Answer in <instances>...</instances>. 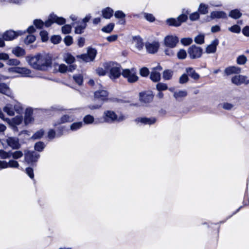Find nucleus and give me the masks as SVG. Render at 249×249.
Returning <instances> with one entry per match:
<instances>
[{"instance_id":"64","label":"nucleus","mask_w":249,"mask_h":249,"mask_svg":"<svg viewBox=\"0 0 249 249\" xmlns=\"http://www.w3.org/2000/svg\"><path fill=\"white\" fill-rule=\"evenodd\" d=\"M188 80V78L186 74H182L179 78V83L184 84L186 83Z\"/></svg>"},{"instance_id":"23","label":"nucleus","mask_w":249,"mask_h":249,"mask_svg":"<svg viewBox=\"0 0 249 249\" xmlns=\"http://www.w3.org/2000/svg\"><path fill=\"white\" fill-rule=\"evenodd\" d=\"M210 17L211 19L215 18H227V16L226 13L223 11H215L211 13Z\"/></svg>"},{"instance_id":"14","label":"nucleus","mask_w":249,"mask_h":249,"mask_svg":"<svg viewBox=\"0 0 249 249\" xmlns=\"http://www.w3.org/2000/svg\"><path fill=\"white\" fill-rule=\"evenodd\" d=\"M7 144L13 149H18L21 147L19 139L16 137H9L6 139Z\"/></svg>"},{"instance_id":"57","label":"nucleus","mask_w":249,"mask_h":249,"mask_svg":"<svg viewBox=\"0 0 249 249\" xmlns=\"http://www.w3.org/2000/svg\"><path fill=\"white\" fill-rule=\"evenodd\" d=\"M229 29L231 32L235 33H239L241 31L240 27L237 25H234L229 28Z\"/></svg>"},{"instance_id":"11","label":"nucleus","mask_w":249,"mask_h":249,"mask_svg":"<svg viewBox=\"0 0 249 249\" xmlns=\"http://www.w3.org/2000/svg\"><path fill=\"white\" fill-rule=\"evenodd\" d=\"M145 45L147 52L150 53H156L160 47L159 43L157 41L147 42Z\"/></svg>"},{"instance_id":"59","label":"nucleus","mask_w":249,"mask_h":249,"mask_svg":"<svg viewBox=\"0 0 249 249\" xmlns=\"http://www.w3.org/2000/svg\"><path fill=\"white\" fill-rule=\"evenodd\" d=\"M144 17L147 20L150 22H153L155 19L153 15L151 14L144 13Z\"/></svg>"},{"instance_id":"47","label":"nucleus","mask_w":249,"mask_h":249,"mask_svg":"<svg viewBox=\"0 0 249 249\" xmlns=\"http://www.w3.org/2000/svg\"><path fill=\"white\" fill-rule=\"evenodd\" d=\"M187 56V53L185 50L183 49H180L177 53L178 58L179 59H184Z\"/></svg>"},{"instance_id":"12","label":"nucleus","mask_w":249,"mask_h":249,"mask_svg":"<svg viewBox=\"0 0 249 249\" xmlns=\"http://www.w3.org/2000/svg\"><path fill=\"white\" fill-rule=\"evenodd\" d=\"M162 70V67L158 65L152 69L150 74V79L155 82H158L160 79V71Z\"/></svg>"},{"instance_id":"26","label":"nucleus","mask_w":249,"mask_h":249,"mask_svg":"<svg viewBox=\"0 0 249 249\" xmlns=\"http://www.w3.org/2000/svg\"><path fill=\"white\" fill-rule=\"evenodd\" d=\"M86 27L87 24L78 21L77 25L75 26V33L77 34L83 33Z\"/></svg>"},{"instance_id":"37","label":"nucleus","mask_w":249,"mask_h":249,"mask_svg":"<svg viewBox=\"0 0 249 249\" xmlns=\"http://www.w3.org/2000/svg\"><path fill=\"white\" fill-rule=\"evenodd\" d=\"M64 60L65 62L68 64H72L75 61V58L70 53H66L65 54Z\"/></svg>"},{"instance_id":"24","label":"nucleus","mask_w":249,"mask_h":249,"mask_svg":"<svg viewBox=\"0 0 249 249\" xmlns=\"http://www.w3.org/2000/svg\"><path fill=\"white\" fill-rule=\"evenodd\" d=\"M0 92L11 98H13V95L9 87L4 83L0 84Z\"/></svg>"},{"instance_id":"20","label":"nucleus","mask_w":249,"mask_h":249,"mask_svg":"<svg viewBox=\"0 0 249 249\" xmlns=\"http://www.w3.org/2000/svg\"><path fill=\"white\" fill-rule=\"evenodd\" d=\"M219 44V40L217 38L213 40L210 44L207 46L206 48V52L207 53H213L216 51L217 46Z\"/></svg>"},{"instance_id":"56","label":"nucleus","mask_w":249,"mask_h":249,"mask_svg":"<svg viewBox=\"0 0 249 249\" xmlns=\"http://www.w3.org/2000/svg\"><path fill=\"white\" fill-rule=\"evenodd\" d=\"M71 26L68 24L65 25L62 27V32L65 34H69L71 31Z\"/></svg>"},{"instance_id":"25","label":"nucleus","mask_w":249,"mask_h":249,"mask_svg":"<svg viewBox=\"0 0 249 249\" xmlns=\"http://www.w3.org/2000/svg\"><path fill=\"white\" fill-rule=\"evenodd\" d=\"M60 132H58L56 134L55 132L53 129H50L48 132V137L50 139H53L55 137H59L63 135V133L61 131L63 130V127H60L59 128Z\"/></svg>"},{"instance_id":"34","label":"nucleus","mask_w":249,"mask_h":249,"mask_svg":"<svg viewBox=\"0 0 249 249\" xmlns=\"http://www.w3.org/2000/svg\"><path fill=\"white\" fill-rule=\"evenodd\" d=\"M186 72L187 74L194 79H198L199 77L198 74L192 68H187Z\"/></svg>"},{"instance_id":"48","label":"nucleus","mask_w":249,"mask_h":249,"mask_svg":"<svg viewBox=\"0 0 249 249\" xmlns=\"http://www.w3.org/2000/svg\"><path fill=\"white\" fill-rule=\"evenodd\" d=\"M195 42L199 44H202L204 42V35H199L195 38Z\"/></svg>"},{"instance_id":"62","label":"nucleus","mask_w":249,"mask_h":249,"mask_svg":"<svg viewBox=\"0 0 249 249\" xmlns=\"http://www.w3.org/2000/svg\"><path fill=\"white\" fill-rule=\"evenodd\" d=\"M64 42L67 46L71 45L72 43V37L70 36H66L64 38Z\"/></svg>"},{"instance_id":"19","label":"nucleus","mask_w":249,"mask_h":249,"mask_svg":"<svg viewBox=\"0 0 249 249\" xmlns=\"http://www.w3.org/2000/svg\"><path fill=\"white\" fill-rule=\"evenodd\" d=\"M9 71H15L16 72L20 73L23 76L30 77L31 76V71L26 68L17 67L15 68H10Z\"/></svg>"},{"instance_id":"58","label":"nucleus","mask_w":249,"mask_h":249,"mask_svg":"<svg viewBox=\"0 0 249 249\" xmlns=\"http://www.w3.org/2000/svg\"><path fill=\"white\" fill-rule=\"evenodd\" d=\"M114 16L117 18H124L125 17V15L122 11H117L114 14Z\"/></svg>"},{"instance_id":"38","label":"nucleus","mask_w":249,"mask_h":249,"mask_svg":"<svg viewBox=\"0 0 249 249\" xmlns=\"http://www.w3.org/2000/svg\"><path fill=\"white\" fill-rule=\"evenodd\" d=\"M198 11L202 14H206L208 12V6L206 4L201 3L198 7Z\"/></svg>"},{"instance_id":"52","label":"nucleus","mask_w":249,"mask_h":249,"mask_svg":"<svg viewBox=\"0 0 249 249\" xmlns=\"http://www.w3.org/2000/svg\"><path fill=\"white\" fill-rule=\"evenodd\" d=\"M44 134V131L42 129H40L36 132L32 137V138L36 140L40 139Z\"/></svg>"},{"instance_id":"22","label":"nucleus","mask_w":249,"mask_h":249,"mask_svg":"<svg viewBox=\"0 0 249 249\" xmlns=\"http://www.w3.org/2000/svg\"><path fill=\"white\" fill-rule=\"evenodd\" d=\"M241 72V69L237 66L229 67L225 69V73L229 75L232 74H238Z\"/></svg>"},{"instance_id":"21","label":"nucleus","mask_w":249,"mask_h":249,"mask_svg":"<svg viewBox=\"0 0 249 249\" xmlns=\"http://www.w3.org/2000/svg\"><path fill=\"white\" fill-rule=\"evenodd\" d=\"M32 110L31 108H28L26 109L24 118V123L25 125H28L34 121V119L32 116Z\"/></svg>"},{"instance_id":"46","label":"nucleus","mask_w":249,"mask_h":249,"mask_svg":"<svg viewBox=\"0 0 249 249\" xmlns=\"http://www.w3.org/2000/svg\"><path fill=\"white\" fill-rule=\"evenodd\" d=\"M44 147L45 144L42 142H37L35 145V149L39 152L42 151Z\"/></svg>"},{"instance_id":"45","label":"nucleus","mask_w":249,"mask_h":249,"mask_svg":"<svg viewBox=\"0 0 249 249\" xmlns=\"http://www.w3.org/2000/svg\"><path fill=\"white\" fill-rule=\"evenodd\" d=\"M83 125V123L81 122L74 123L71 125V129L72 131H76L80 128Z\"/></svg>"},{"instance_id":"2","label":"nucleus","mask_w":249,"mask_h":249,"mask_svg":"<svg viewBox=\"0 0 249 249\" xmlns=\"http://www.w3.org/2000/svg\"><path fill=\"white\" fill-rule=\"evenodd\" d=\"M65 19L61 17H58L54 14H51L47 20L44 23L42 20L36 19L34 20V23L37 28H41L44 25L48 27L53 23H56L58 24L62 25L65 23Z\"/></svg>"},{"instance_id":"30","label":"nucleus","mask_w":249,"mask_h":249,"mask_svg":"<svg viewBox=\"0 0 249 249\" xmlns=\"http://www.w3.org/2000/svg\"><path fill=\"white\" fill-rule=\"evenodd\" d=\"M12 53L18 57L22 56L25 54V50L19 47L14 48L12 50Z\"/></svg>"},{"instance_id":"17","label":"nucleus","mask_w":249,"mask_h":249,"mask_svg":"<svg viewBox=\"0 0 249 249\" xmlns=\"http://www.w3.org/2000/svg\"><path fill=\"white\" fill-rule=\"evenodd\" d=\"M153 95L150 91L140 93V100L144 103H149L153 100Z\"/></svg>"},{"instance_id":"4","label":"nucleus","mask_w":249,"mask_h":249,"mask_svg":"<svg viewBox=\"0 0 249 249\" xmlns=\"http://www.w3.org/2000/svg\"><path fill=\"white\" fill-rule=\"evenodd\" d=\"M104 68L109 71V77L111 79H115L121 75L120 65L112 62L106 63L104 64Z\"/></svg>"},{"instance_id":"41","label":"nucleus","mask_w":249,"mask_h":249,"mask_svg":"<svg viewBox=\"0 0 249 249\" xmlns=\"http://www.w3.org/2000/svg\"><path fill=\"white\" fill-rule=\"evenodd\" d=\"M11 157L13 158L14 160H17L20 158H21L23 154L22 151H15L14 152H11Z\"/></svg>"},{"instance_id":"35","label":"nucleus","mask_w":249,"mask_h":249,"mask_svg":"<svg viewBox=\"0 0 249 249\" xmlns=\"http://www.w3.org/2000/svg\"><path fill=\"white\" fill-rule=\"evenodd\" d=\"M247 61V58L244 55H239L236 59V63L240 65H245Z\"/></svg>"},{"instance_id":"6","label":"nucleus","mask_w":249,"mask_h":249,"mask_svg":"<svg viewBox=\"0 0 249 249\" xmlns=\"http://www.w3.org/2000/svg\"><path fill=\"white\" fill-rule=\"evenodd\" d=\"M187 19V16L185 14L179 16L177 18H169L166 22L170 26H179L181 23L185 22Z\"/></svg>"},{"instance_id":"55","label":"nucleus","mask_w":249,"mask_h":249,"mask_svg":"<svg viewBox=\"0 0 249 249\" xmlns=\"http://www.w3.org/2000/svg\"><path fill=\"white\" fill-rule=\"evenodd\" d=\"M181 43L185 46L191 44L193 42V39L191 38H183L180 40Z\"/></svg>"},{"instance_id":"32","label":"nucleus","mask_w":249,"mask_h":249,"mask_svg":"<svg viewBox=\"0 0 249 249\" xmlns=\"http://www.w3.org/2000/svg\"><path fill=\"white\" fill-rule=\"evenodd\" d=\"M55 69L61 73H64L68 71V68L65 64H55L54 65Z\"/></svg>"},{"instance_id":"15","label":"nucleus","mask_w":249,"mask_h":249,"mask_svg":"<svg viewBox=\"0 0 249 249\" xmlns=\"http://www.w3.org/2000/svg\"><path fill=\"white\" fill-rule=\"evenodd\" d=\"M103 119L105 122L112 123L116 121L117 119V115L113 111H105L104 113Z\"/></svg>"},{"instance_id":"13","label":"nucleus","mask_w":249,"mask_h":249,"mask_svg":"<svg viewBox=\"0 0 249 249\" xmlns=\"http://www.w3.org/2000/svg\"><path fill=\"white\" fill-rule=\"evenodd\" d=\"M157 121V119L155 117H138L135 120V122L137 124H142L144 125H151L154 124Z\"/></svg>"},{"instance_id":"44","label":"nucleus","mask_w":249,"mask_h":249,"mask_svg":"<svg viewBox=\"0 0 249 249\" xmlns=\"http://www.w3.org/2000/svg\"><path fill=\"white\" fill-rule=\"evenodd\" d=\"M96 53H97V51L95 49L89 48L88 50L87 54L89 55L90 58L91 59V61H93L94 59V58L96 55Z\"/></svg>"},{"instance_id":"60","label":"nucleus","mask_w":249,"mask_h":249,"mask_svg":"<svg viewBox=\"0 0 249 249\" xmlns=\"http://www.w3.org/2000/svg\"><path fill=\"white\" fill-rule=\"evenodd\" d=\"M40 35L42 41H46L48 39V33L45 31H42L40 33Z\"/></svg>"},{"instance_id":"10","label":"nucleus","mask_w":249,"mask_h":249,"mask_svg":"<svg viewBox=\"0 0 249 249\" xmlns=\"http://www.w3.org/2000/svg\"><path fill=\"white\" fill-rule=\"evenodd\" d=\"M178 42V38L175 36H167L164 38V42L166 46L169 48H174Z\"/></svg>"},{"instance_id":"43","label":"nucleus","mask_w":249,"mask_h":249,"mask_svg":"<svg viewBox=\"0 0 249 249\" xmlns=\"http://www.w3.org/2000/svg\"><path fill=\"white\" fill-rule=\"evenodd\" d=\"M73 119V117L71 115H65L61 117L60 123L72 122Z\"/></svg>"},{"instance_id":"51","label":"nucleus","mask_w":249,"mask_h":249,"mask_svg":"<svg viewBox=\"0 0 249 249\" xmlns=\"http://www.w3.org/2000/svg\"><path fill=\"white\" fill-rule=\"evenodd\" d=\"M134 41L135 42V46L139 50H141L143 47V42L142 41V39L138 38L134 39Z\"/></svg>"},{"instance_id":"3","label":"nucleus","mask_w":249,"mask_h":249,"mask_svg":"<svg viewBox=\"0 0 249 249\" xmlns=\"http://www.w3.org/2000/svg\"><path fill=\"white\" fill-rule=\"evenodd\" d=\"M108 92L105 90H99L95 92L94 101L97 102L95 105H90L89 107L91 109L99 108L103 102L107 99Z\"/></svg>"},{"instance_id":"29","label":"nucleus","mask_w":249,"mask_h":249,"mask_svg":"<svg viewBox=\"0 0 249 249\" xmlns=\"http://www.w3.org/2000/svg\"><path fill=\"white\" fill-rule=\"evenodd\" d=\"M102 12V15L104 18L109 19L112 16L113 10L110 7H107L104 9Z\"/></svg>"},{"instance_id":"9","label":"nucleus","mask_w":249,"mask_h":249,"mask_svg":"<svg viewBox=\"0 0 249 249\" xmlns=\"http://www.w3.org/2000/svg\"><path fill=\"white\" fill-rule=\"evenodd\" d=\"M25 31L23 32L20 30L17 32H15L13 30H9L4 33L3 35V38L6 41L12 40L17 36L22 35L25 33Z\"/></svg>"},{"instance_id":"8","label":"nucleus","mask_w":249,"mask_h":249,"mask_svg":"<svg viewBox=\"0 0 249 249\" xmlns=\"http://www.w3.org/2000/svg\"><path fill=\"white\" fill-rule=\"evenodd\" d=\"M231 82L237 86H239L242 84H249V79L248 77L243 75H237L232 77L231 78Z\"/></svg>"},{"instance_id":"28","label":"nucleus","mask_w":249,"mask_h":249,"mask_svg":"<svg viewBox=\"0 0 249 249\" xmlns=\"http://www.w3.org/2000/svg\"><path fill=\"white\" fill-rule=\"evenodd\" d=\"M3 110L8 115L13 116L15 115V110L13 104H8L3 108Z\"/></svg>"},{"instance_id":"40","label":"nucleus","mask_w":249,"mask_h":249,"mask_svg":"<svg viewBox=\"0 0 249 249\" xmlns=\"http://www.w3.org/2000/svg\"><path fill=\"white\" fill-rule=\"evenodd\" d=\"M11 157V152H6L3 150H0V158L1 159H9Z\"/></svg>"},{"instance_id":"33","label":"nucleus","mask_w":249,"mask_h":249,"mask_svg":"<svg viewBox=\"0 0 249 249\" xmlns=\"http://www.w3.org/2000/svg\"><path fill=\"white\" fill-rule=\"evenodd\" d=\"M187 93L185 90H179L176 91L174 93V97L177 100H180L187 96Z\"/></svg>"},{"instance_id":"18","label":"nucleus","mask_w":249,"mask_h":249,"mask_svg":"<svg viewBox=\"0 0 249 249\" xmlns=\"http://www.w3.org/2000/svg\"><path fill=\"white\" fill-rule=\"evenodd\" d=\"M39 154L33 151H28L25 154V160L29 163L36 162L39 158Z\"/></svg>"},{"instance_id":"42","label":"nucleus","mask_w":249,"mask_h":249,"mask_svg":"<svg viewBox=\"0 0 249 249\" xmlns=\"http://www.w3.org/2000/svg\"><path fill=\"white\" fill-rule=\"evenodd\" d=\"M94 117L90 115H86L83 118L85 124H91L94 122Z\"/></svg>"},{"instance_id":"1","label":"nucleus","mask_w":249,"mask_h":249,"mask_svg":"<svg viewBox=\"0 0 249 249\" xmlns=\"http://www.w3.org/2000/svg\"><path fill=\"white\" fill-rule=\"evenodd\" d=\"M26 59L33 68L38 70H46L52 64V59L48 54H39L34 56L27 57Z\"/></svg>"},{"instance_id":"61","label":"nucleus","mask_w":249,"mask_h":249,"mask_svg":"<svg viewBox=\"0 0 249 249\" xmlns=\"http://www.w3.org/2000/svg\"><path fill=\"white\" fill-rule=\"evenodd\" d=\"M51 40L52 43L53 44H56L59 43V42L61 40V37L59 36H53L51 38Z\"/></svg>"},{"instance_id":"49","label":"nucleus","mask_w":249,"mask_h":249,"mask_svg":"<svg viewBox=\"0 0 249 249\" xmlns=\"http://www.w3.org/2000/svg\"><path fill=\"white\" fill-rule=\"evenodd\" d=\"M75 82L79 85H81L83 83V77L81 74L74 75L73 76Z\"/></svg>"},{"instance_id":"36","label":"nucleus","mask_w":249,"mask_h":249,"mask_svg":"<svg viewBox=\"0 0 249 249\" xmlns=\"http://www.w3.org/2000/svg\"><path fill=\"white\" fill-rule=\"evenodd\" d=\"M15 112L20 115L23 111V108L21 104L19 102H16L13 105Z\"/></svg>"},{"instance_id":"39","label":"nucleus","mask_w":249,"mask_h":249,"mask_svg":"<svg viewBox=\"0 0 249 249\" xmlns=\"http://www.w3.org/2000/svg\"><path fill=\"white\" fill-rule=\"evenodd\" d=\"M114 27V24L111 23L102 28V31L107 33H110L113 30Z\"/></svg>"},{"instance_id":"50","label":"nucleus","mask_w":249,"mask_h":249,"mask_svg":"<svg viewBox=\"0 0 249 249\" xmlns=\"http://www.w3.org/2000/svg\"><path fill=\"white\" fill-rule=\"evenodd\" d=\"M157 89L158 91H161L163 90H165L168 89L167 85L163 83H159L156 85Z\"/></svg>"},{"instance_id":"7","label":"nucleus","mask_w":249,"mask_h":249,"mask_svg":"<svg viewBox=\"0 0 249 249\" xmlns=\"http://www.w3.org/2000/svg\"><path fill=\"white\" fill-rule=\"evenodd\" d=\"M188 53L191 58L196 59L201 56L202 49L199 47L192 45L188 49Z\"/></svg>"},{"instance_id":"31","label":"nucleus","mask_w":249,"mask_h":249,"mask_svg":"<svg viewBox=\"0 0 249 249\" xmlns=\"http://www.w3.org/2000/svg\"><path fill=\"white\" fill-rule=\"evenodd\" d=\"M174 71L172 70H165L163 71L162 77L164 80H170L173 75Z\"/></svg>"},{"instance_id":"53","label":"nucleus","mask_w":249,"mask_h":249,"mask_svg":"<svg viewBox=\"0 0 249 249\" xmlns=\"http://www.w3.org/2000/svg\"><path fill=\"white\" fill-rule=\"evenodd\" d=\"M20 64V61L17 59H8L7 64L9 66H18Z\"/></svg>"},{"instance_id":"54","label":"nucleus","mask_w":249,"mask_h":249,"mask_svg":"<svg viewBox=\"0 0 249 249\" xmlns=\"http://www.w3.org/2000/svg\"><path fill=\"white\" fill-rule=\"evenodd\" d=\"M36 40V37L32 35H28L25 39L24 42L26 44H30L34 42Z\"/></svg>"},{"instance_id":"27","label":"nucleus","mask_w":249,"mask_h":249,"mask_svg":"<svg viewBox=\"0 0 249 249\" xmlns=\"http://www.w3.org/2000/svg\"><path fill=\"white\" fill-rule=\"evenodd\" d=\"M242 16V13L237 9L232 10L230 11L229 16L231 18L237 19L240 18Z\"/></svg>"},{"instance_id":"5","label":"nucleus","mask_w":249,"mask_h":249,"mask_svg":"<svg viewBox=\"0 0 249 249\" xmlns=\"http://www.w3.org/2000/svg\"><path fill=\"white\" fill-rule=\"evenodd\" d=\"M123 76L127 79L129 83H134L138 80L135 69H124L122 71Z\"/></svg>"},{"instance_id":"63","label":"nucleus","mask_w":249,"mask_h":249,"mask_svg":"<svg viewBox=\"0 0 249 249\" xmlns=\"http://www.w3.org/2000/svg\"><path fill=\"white\" fill-rule=\"evenodd\" d=\"M149 73L148 69L147 68L143 67L140 70V74L142 76H146Z\"/></svg>"},{"instance_id":"16","label":"nucleus","mask_w":249,"mask_h":249,"mask_svg":"<svg viewBox=\"0 0 249 249\" xmlns=\"http://www.w3.org/2000/svg\"><path fill=\"white\" fill-rule=\"evenodd\" d=\"M0 163L1 164L0 169L7 168H17L19 167L18 162L14 160H10L8 161L2 160V162H0Z\"/></svg>"}]
</instances>
